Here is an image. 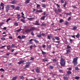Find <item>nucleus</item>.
I'll list each match as a JSON object with an SVG mask.
<instances>
[{
	"instance_id": "nucleus-36",
	"label": "nucleus",
	"mask_w": 80,
	"mask_h": 80,
	"mask_svg": "<svg viewBox=\"0 0 80 80\" xmlns=\"http://www.w3.org/2000/svg\"><path fill=\"white\" fill-rule=\"evenodd\" d=\"M59 72L60 73H63V70H59Z\"/></svg>"
},
{
	"instance_id": "nucleus-41",
	"label": "nucleus",
	"mask_w": 80,
	"mask_h": 80,
	"mask_svg": "<svg viewBox=\"0 0 80 80\" xmlns=\"http://www.w3.org/2000/svg\"><path fill=\"white\" fill-rule=\"evenodd\" d=\"M49 68L51 69H53V67L52 66H50Z\"/></svg>"
},
{
	"instance_id": "nucleus-52",
	"label": "nucleus",
	"mask_w": 80,
	"mask_h": 80,
	"mask_svg": "<svg viewBox=\"0 0 80 80\" xmlns=\"http://www.w3.org/2000/svg\"><path fill=\"white\" fill-rule=\"evenodd\" d=\"M40 6V5L37 4V8H38V7H39Z\"/></svg>"
},
{
	"instance_id": "nucleus-55",
	"label": "nucleus",
	"mask_w": 80,
	"mask_h": 80,
	"mask_svg": "<svg viewBox=\"0 0 80 80\" xmlns=\"http://www.w3.org/2000/svg\"><path fill=\"white\" fill-rule=\"evenodd\" d=\"M11 7H12V8H15V6L14 5H12Z\"/></svg>"
},
{
	"instance_id": "nucleus-60",
	"label": "nucleus",
	"mask_w": 80,
	"mask_h": 80,
	"mask_svg": "<svg viewBox=\"0 0 80 80\" xmlns=\"http://www.w3.org/2000/svg\"><path fill=\"white\" fill-rule=\"evenodd\" d=\"M41 25V26H44V25H45V24L43 23Z\"/></svg>"
},
{
	"instance_id": "nucleus-21",
	"label": "nucleus",
	"mask_w": 80,
	"mask_h": 80,
	"mask_svg": "<svg viewBox=\"0 0 80 80\" xmlns=\"http://www.w3.org/2000/svg\"><path fill=\"white\" fill-rule=\"evenodd\" d=\"M19 78L20 79H23L24 78V77L23 76H19Z\"/></svg>"
},
{
	"instance_id": "nucleus-63",
	"label": "nucleus",
	"mask_w": 80,
	"mask_h": 80,
	"mask_svg": "<svg viewBox=\"0 0 80 80\" xmlns=\"http://www.w3.org/2000/svg\"><path fill=\"white\" fill-rule=\"evenodd\" d=\"M52 40H55V38H52Z\"/></svg>"
},
{
	"instance_id": "nucleus-34",
	"label": "nucleus",
	"mask_w": 80,
	"mask_h": 80,
	"mask_svg": "<svg viewBox=\"0 0 80 80\" xmlns=\"http://www.w3.org/2000/svg\"><path fill=\"white\" fill-rule=\"evenodd\" d=\"M26 37L24 35H23L22 36V38H25Z\"/></svg>"
},
{
	"instance_id": "nucleus-8",
	"label": "nucleus",
	"mask_w": 80,
	"mask_h": 80,
	"mask_svg": "<svg viewBox=\"0 0 80 80\" xmlns=\"http://www.w3.org/2000/svg\"><path fill=\"white\" fill-rule=\"evenodd\" d=\"M33 24L35 25H40V23H39L37 21H36V22L34 23Z\"/></svg>"
},
{
	"instance_id": "nucleus-42",
	"label": "nucleus",
	"mask_w": 80,
	"mask_h": 80,
	"mask_svg": "<svg viewBox=\"0 0 80 80\" xmlns=\"http://www.w3.org/2000/svg\"><path fill=\"white\" fill-rule=\"evenodd\" d=\"M3 24H4V22L0 23V26H2V25H3Z\"/></svg>"
},
{
	"instance_id": "nucleus-57",
	"label": "nucleus",
	"mask_w": 80,
	"mask_h": 80,
	"mask_svg": "<svg viewBox=\"0 0 80 80\" xmlns=\"http://www.w3.org/2000/svg\"><path fill=\"white\" fill-rule=\"evenodd\" d=\"M61 3H64V1H63V0H61Z\"/></svg>"
},
{
	"instance_id": "nucleus-51",
	"label": "nucleus",
	"mask_w": 80,
	"mask_h": 80,
	"mask_svg": "<svg viewBox=\"0 0 80 80\" xmlns=\"http://www.w3.org/2000/svg\"><path fill=\"white\" fill-rule=\"evenodd\" d=\"M1 5L2 6V7H3L4 5V4H3V3H1Z\"/></svg>"
},
{
	"instance_id": "nucleus-56",
	"label": "nucleus",
	"mask_w": 80,
	"mask_h": 80,
	"mask_svg": "<svg viewBox=\"0 0 80 80\" xmlns=\"http://www.w3.org/2000/svg\"><path fill=\"white\" fill-rule=\"evenodd\" d=\"M68 70H72V68H68Z\"/></svg>"
},
{
	"instance_id": "nucleus-13",
	"label": "nucleus",
	"mask_w": 80,
	"mask_h": 80,
	"mask_svg": "<svg viewBox=\"0 0 80 80\" xmlns=\"http://www.w3.org/2000/svg\"><path fill=\"white\" fill-rule=\"evenodd\" d=\"M11 48H15V47H16V46H15V45L14 44H12L11 46Z\"/></svg>"
},
{
	"instance_id": "nucleus-27",
	"label": "nucleus",
	"mask_w": 80,
	"mask_h": 80,
	"mask_svg": "<svg viewBox=\"0 0 80 80\" xmlns=\"http://www.w3.org/2000/svg\"><path fill=\"white\" fill-rule=\"evenodd\" d=\"M41 52H42V53L43 55H46V52H43V51L42 50Z\"/></svg>"
},
{
	"instance_id": "nucleus-14",
	"label": "nucleus",
	"mask_w": 80,
	"mask_h": 80,
	"mask_svg": "<svg viewBox=\"0 0 80 80\" xmlns=\"http://www.w3.org/2000/svg\"><path fill=\"white\" fill-rule=\"evenodd\" d=\"M54 38L57 40H60V38L58 37H55Z\"/></svg>"
},
{
	"instance_id": "nucleus-30",
	"label": "nucleus",
	"mask_w": 80,
	"mask_h": 80,
	"mask_svg": "<svg viewBox=\"0 0 80 80\" xmlns=\"http://www.w3.org/2000/svg\"><path fill=\"white\" fill-rule=\"evenodd\" d=\"M22 30V29L21 28H19V29L16 30V32H20L21 31V30Z\"/></svg>"
},
{
	"instance_id": "nucleus-54",
	"label": "nucleus",
	"mask_w": 80,
	"mask_h": 80,
	"mask_svg": "<svg viewBox=\"0 0 80 80\" xmlns=\"http://www.w3.org/2000/svg\"><path fill=\"white\" fill-rule=\"evenodd\" d=\"M18 37L19 39H20V38H21V36H18Z\"/></svg>"
},
{
	"instance_id": "nucleus-47",
	"label": "nucleus",
	"mask_w": 80,
	"mask_h": 80,
	"mask_svg": "<svg viewBox=\"0 0 80 80\" xmlns=\"http://www.w3.org/2000/svg\"><path fill=\"white\" fill-rule=\"evenodd\" d=\"M6 47V46L5 45L0 47V48H4V47Z\"/></svg>"
},
{
	"instance_id": "nucleus-40",
	"label": "nucleus",
	"mask_w": 80,
	"mask_h": 80,
	"mask_svg": "<svg viewBox=\"0 0 80 80\" xmlns=\"http://www.w3.org/2000/svg\"><path fill=\"white\" fill-rule=\"evenodd\" d=\"M63 78L64 79V80H66L67 79H68V78L67 77H64Z\"/></svg>"
},
{
	"instance_id": "nucleus-4",
	"label": "nucleus",
	"mask_w": 80,
	"mask_h": 80,
	"mask_svg": "<svg viewBox=\"0 0 80 80\" xmlns=\"http://www.w3.org/2000/svg\"><path fill=\"white\" fill-rule=\"evenodd\" d=\"M30 62H28L27 63V64L25 65V68H28L30 67Z\"/></svg>"
},
{
	"instance_id": "nucleus-64",
	"label": "nucleus",
	"mask_w": 80,
	"mask_h": 80,
	"mask_svg": "<svg viewBox=\"0 0 80 80\" xmlns=\"http://www.w3.org/2000/svg\"><path fill=\"white\" fill-rule=\"evenodd\" d=\"M30 47V48L32 49V48H33V46L31 45Z\"/></svg>"
},
{
	"instance_id": "nucleus-53",
	"label": "nucleus",
	"mask_w": 80,
	"mask_h": 80,
	"mask_svg": "<svg viewBox=\"0 0 80 80\" xmlns=\"http://www.w3.org/2000/svg\"><path fill=\"white\" fill-rule=\"evenodd\" d=\"M0 70H1V71H3V72H4V69H3V68H1L0 69Z\"/></svg>"
},
{
	"instance_id": "nucleus-62",
	"label": "nucleus",
	"mask_w": 80,
	"mask_h": 80,
	"mask_svg": "<svg viewBox=\"0 0 80 80\" xmlns=\"http://www.w3.org/2000/svg\"><path fill=\"white\" fill-rule=\"evenodd\" d=\"M31 34L32 35H34V34H33V32H31Z\"/></svg>"
},
{
	"instance_id": "nucleus-19",
	"label": "nucleus",
	"mask_w": 80,
	"mask_h": 80,
	"mask_svg": "<svg viewBox=\"0 0 80 80\" xmlns=\"http://www.w3.org/2000/svg\"><path fill=\"white\" fill-rule=\"evenodd\" d=\"M42 7H43V8H45V7H47V6H46L45 4H42Z\"/></svg>"
},
{
	"instance_id": "nucleus-38",
	"label": "nucleus",
	"mask_w": 80,
	"mask_h": 80,
	"mask_svg": "<svg viewBox=\"0 0 80 80\" xmlns=\"http://www.w3.org/2000/svg\"><path fill=\"white\" fill-rule=\"evenodd\" d=\"M7 48L8 50H9L10 48V46H7Z\"/></svg>"
},
{
	"instance_id": "nucleus-31",
	"label": "nucleus",
	"mask_w": 80,
	"mask_h": 80,
	"mask_svg": "<svg viewBox=\"0 0 80 80\" xmlns=\"http://www.w3.org/2000/svg\"><path fill=\"white\" fill-rule=\"evenodd\" d=\"M37 37H38V38H40V37H42V34H40V35H37Z\"/></svg>"
},
{
	"instance_id": "nucleus-16",
	"label": "nucleus",
	"mask_w": 80,
	"mask_h": 80,
	"mask_svg": "<svg viewBox=\"0 0 80 80\" xmlns=\"http://www.w3.org/2000/svg\"><path fill=\"white\" fill-rule=\"evenodd\" d=\"M77 27L75 26L73 27V28L72 29V30H77Z\"/></svg>"
},
{
	"instance_id": "nucleus-33",
	"label": "nucleus",
	"mask_w": 80,
	"mask_h": 80,
	"mask_svg": "<svg viewBox=\"0 0 80 80\" xmlns=\"http://www.w3.org/2000/svg\"><path fill=\"white\" fill-rule=\"evenodd\" d=\"M14 25L15 27H17V26H18V23L15 22L14 23Z\"/></svg>"
},
{
	"instance_id": "nucleus-6",
	"label": "nucleus",
	"mask_w": 80,
	"mask_h": 80,
	"mask_svg": "<svg viewBox=\"0 0 80 80\" xmlns=\"http://www.w3.org/2000/svg\"><path fill=\"white\" fill-rule=\"evenodd\" d=\"M25 32L27 33H29V32H31V31L30 30V29H26V30H25Z\"/></svg>"
},
{
	"instance_id": "nucleus-23",
	"label": "nucleus",
	"mask_w": 80,
	"mask_h": 80,
	"mask_svg": "<svg viewBox=\"0 0 80 80\" xmlns=\"http://www.w3.org/2000/svg\"><path fill=\"white\" fill-rule=\"evenodd\" d=\"M69 48H71V47L70 46H69V45H68L67 46V49H69Z\"/></svg>"
},
{
	"instance_id": "nucleus-43",
	"label": "nucleus",
	"mask_w": 80,
	"mask_h": 80,
	"mask_svg": "<svg viewBox=\"0 0 80 80\" xmlns=\"http://www.w3.org/2000/svg\"><path fill=\"white\" fill-rule=\"evenodd\" d=\"M19 9H20V7H17L16 8V10H19Z\"/></svg>"
},
{
	"instance_id": "nucleus-28",
	"label": "nucleus",
	"mask_w": 80,
	"mask_h": 80,
	"mask_svg": "<svg viewBox=\"0 0 80 80\" xmlns=\"http://www.w3.org/2000/svg\"><path fill=\"white\" fill-rule=\"evenodd\" d=\"M80 78V77H78L76 76L75 77V79H76V80H78Z\"/></svg>"
},
{
	"instance_id": "nucleus-46",
	"label": "nucleus",
	"mask_w": 80,
	"mask_h": 80,
	"mask_svg": "<svg viewBox=\"0 0 80 80\" xmlns=\"http://www.w3.org/2000/svg\"><path fill=\"white\" fill-rule=\"evenodd\" d=\"M51 36H48V39H50L51 38Z\"/></svg>"
},
{
	"instance_id": "nucleus-11",
	"label": "nucleus",
	"mask_w": 80,
	"mask_h": 80,
	"mask_svg": "<svg viewBox=\"0 0 80 80\" xmlns=\"http://www.w3.org/2000/svg\"><path fill=\"white\" fill-rule=\"evenodd\" d=\"M16 3V1L15 0H13V1H11L10 3H12V4H14V3Z\"/></svg>"
},
{
	"instance_id": "nucleus-50",
	"label": "nucleus",
	"mask_w": 80,
	"mask_h": 80,
	"mask_svg": "<svg viewBox=\"0 0 80 80\" xmlns=\"http://www.w3.org/2000/svg\"><path fill=\"white\" fill-rule=\"evenodd\" d=\"M10 8V7L8 6L6 7V8L8 9V10L9 8Z\"/></svg>"
},
{
	"instance_id": "nucleus-24",
	"label": "nucleus",
	"mask_w": 80,
	"mask_h": 80,
	"mask_svg": "<svg viewBox=\"0 0 80 80\" xmlns=\"http://www.w3.org/2000/svg\"><path fill=\"white\" fill-rule=\"evenodd\" d=\"M64 22V21L62 19H61L59 21L60 23H62V22Z\"/></svg>"
},
{
	"instance_id": "nucleus-7",
	"label": "nucleus",
	"mask_w": 80,
	"mask_h": 80,
	"mask_svg": "<svg viewBox=\"0 0 80 80\" xmlns=\"http://www.w3.org/2000/svg\"><path fill=\"white\" fill-rule=\"evenodd\" d=\"M67 52L66 54H68L70 53L71 52V51L70 50V49H68L67 50Z\"/></svg>"
},
{
	"instance_id": "nucleus-20",
	"label": "nucleus",
	"mask_w": 80,
	"mask_h": 80,
	"mask_svg": "<svg viewBox=\"0 0 80 80\" xmlns=\"http://www.w3.org/2000/svg\"><path fill=\"white\" fill-rule=\"evenodd\" d=\"M29 2H30V0H27L25 2V3L26 4H27V3H28Z\"/></svg>"
},
{
	"instance_id": "nucleus-18",
	"label": "nucleus",
	"mask_w": 80,
	"mask_h": 80,
	"mask_svg": "<svg viewBox=\"0 0 80 80\" xmlns=\"http://www.w3.org/2000/svg\"><path fill=\"white\" fill-rule=\"evenodd\" d=\"M69 23L67 21H65V23H64L65 25H68Z\"/></svg>"
},
{
	"instance_id": "nucleus-45",
	"label": "nucleus",
	"mask_w": 80,
	"mask_h": 80,
	"mask_svg": "<svg viewBox=\"0 0 80 80\" xmlns=\"http://www.w3.org/2000/svg\"><path fill=\"white\" fill-rule=\"evenodd\" d=\"M37 12H42L43 11H41V10H37Z\"/></svg>"
},
{
	"instance_id": "nucleus-37",
	"label": "nucleus",
	"mask_w": 80,
	"mask_h": 80,
	"mask_svg": "<svg viewBox=\"0 0 80 80\" xmlns=\"http://www.w3.org/2000/svg\"><path fill=\"white\" fill-rule=\"evenodd\" d=\"M28 20H34L35 19V18H28Z\"/></svg>"
},
{
	"instance_id": "nucleus-22",
	"label": "nucleus",
	"mask_w": 80,
	"mask_h": 80,
	"mask_svg": "<svg viewBox=\"0 0 80 80\" xmlns=\"http://www.w3.org/2000/svg\"><path fill=\"white\" fill-rule=\"evenodd\" d=\"M21 22H23V23H25V21L24 19L22 18L21 19Z\"/></svg>"
},
{
	"instance_id": "nucleus-59",
	"label": "nucleus",
	"mask_w": 80,
	"mask_h": 80,
	"mask_svg": "<svg viewBox=\"0 0 80 80\" xmlns=\"http://www.w3.org/2000/svg\"><path fill=\"white\" fill-rule=\"evenodd\" d=\"M66 15H70V14L69 13H66Z\"/></svg>"
},
{
	"instance_id": "nucleus-32",
	"label": "nucleus",
	"mask_w": 80,
	"mask_h": 80,
	"mask_svg": "<svg viewBox=\"0 0 80 80\" xmlns=\"http://www.w3.org/2000/svg\"><path fill=\"white\" fill-rule=\"evenodd\" d=\"M42 61H43V62H48V60H47L46 59H43L42 60Z\"/></svg>"
},
{
	"instance_id": "nucleus-2",
	"label": "nucleus",
	"mask_w": 80,
	"mask_h": 80,
	"mask_svg": "<svg viewBox=\"0 0 80 80\" xmlns=\"http://www.w3.org/2000/svg\"><path fill=\"white\" fill-rule=\"evenodd\" d=\"M60 64L62 67H65V61L64 59L61 58Z\"/></svg>"
},
{
	"instance_id": "nucleus-61",
	"label": "nucleus",
	"mask_w": 80,
	"mask_h": 80,
	"mask_svg": "<svg viewBox=\"0 0 80 80\" xmlns=\"http://www.w3.org/2000/svg\"><path fill=\"white\" fill-rule=\"evenodd\" d=\"M10 55V53H8L6 54V55L7 56H8V55Z\"/></svg>"
},
{
	"instance_id": "nucleus-44",
	"label": "nucleus",
	"mask_w": 80,
	"mask_h": 80,
	"mask_svg": "<svg viewBox=\"0 0 80 80\" xmlns=\"http://www.w3.org/2000/svg\"><path fill=\"white\" fill-rule=\"evenodd\" d=\"M45 35V34L44 33H42L41 34V36H43V37H44Z\"/></svg>"
},
{
	"instance_id": "nucleus-15",
	"label": "nucleus",
	"mask_w": 80,
	"mask_h": 80,
	"mask_svg": "<svg viewBox=\"0 0 80 80\" xmlns=\"http://www.w3.org/2000/svg\"><path fill=\"white\" fill-rule=\"evenodd\" d=\"M17 77L15 76V77H13L12 78V80H16L17 79Z\"/></svg>"
},
{
	"instance_id": "nucleus-5",
	"label": "nucleus",
	"mask_w": 80,
	"mask_h": 80,
	"mask_svg": "<svg viewBox=\"0 0 80 80\" xmlns=\"http://www.w3.org/2000/svg\"><path fill=\"white\" fill-rule=\"evenodd\" d=\"M25 61L23 60H21L18 62V64H19V65H21V64L23 63Z\"/></svg>"
},
{
	"instance_id": "nucleus-3",
	"label": "nucleus",
	"mask_w": 80,
	"mask_h": 80,
	"mask_svg": "<svg viewBox=\"0 0 80 80\" xmlns=\"http://www.w3.org/2000/svg\"><path fill=\"white\" fill-rule=\"evenodd\" d=\"M62 10L60 9H57V8L54 9V12L56 13H60L62 12Z\"/></svg>"
},
{
	"instance_id": "nucleus-48",
	"label": "nucleus",
	"mask_w": 80,
	"mask_h": 80,
	"mask_svg": "<svg viewBox=\"0 0 80 80\" xmlns=\"http://www.w3.org/2000/svg\"><path fill=\"white\" fill-rule=\"evenodd\" d=\"M75 70H79V68H78V67H77L75 68Z\"/></svg>"
},
{
	"instance_id": "nucleus-25",
	"label": "nucleus",
	"mask_w": 80,
	"mask_h": 80,
	"mask_svg": "<svg viewBox=\"0 0 80 80\" xmlns=\"http://www.w3.org/2000/svg\"><path fill=\"white\" fill-rule=\"evenodd\" d=\"M45 17H46V16H43L41 18V20H44V19H45Z\"/></svg>"
},
{
	"instance_id": "nucleus-12",
	"label": "nucleus",
	"mask_w": 80,
	"mask_h": 80,
	"mask_svg": "<svg viewBox=\"0 0 80 80\" xmlns=\"http://www.w3.org/2000/svg\"><path fill=\"white\" fill-rule=\"evenodd\" d=\"M35 70L37 73H40V69H39L38 68L36 69Z\"/></svg>"
},
{
	"instance_id": "nucleus-39",
	"label": "nucleus",
	"mask_w": 80,
	"mask_h": 80,
	"mask_svg": "<svg viewBox=\"0 0 80 80\" xmlns=\"http://www.w3.org/2000/svg\"><path fill=\"white\" fill-rule=\"evenodd\" d=\"M1 39L2 40H5L6 39L5 38H1Z\"/></svg>"
},
{
	"instance_id": "nucleus-17",
	"label": "nucleus",
	"mask_w": 80,
	"mask_h": 80,
	"mask_svg": "<svg viewBox=\"0 0 80 80\" xmlns=\"http://www.w3.org/2000/svg\"><path fill=\"white\" fill-rule=\"evenodd\" d=\"M76 37L78 38L80 37V34L78 33L77 35L76 36Z\"/></svg>"
},
{
	"instance_id": "nucleus-49",
	"label": "nucleus",
	"mask_w": 80,
	"mask_h": 80,
	"mask_svg": "<svg viewBox=\"0 0 80 80\" xmlns=\"http://www.w3.org/2000/svg\"><path fill=\"white\" fill-rule=\"evenodd\" d=\"M51 45H49L48 46V48H49V49H50L51 48Z\"/></svg>"
},
{
	"instance_id": "nucleus-10",
	"label": "nucleus",
	"mask_w": 80,
	"mask_h": 80,
	"mask_svg": "<svg viewBox=\"0 0 80 80\" xmlns=\"http://www.w3.org/2000/svg\"><path fill=\"white\" fill-rule=\"evenodd\" d=\"M17 18H18V19H20V18H21V17H20V14H17Z\"/></svg>"
},
{
	"instance_id": "nucleus-35",
	"label": "nucleus",
	"mask_w": 80,
	"mask_h": 80,
	"mask_svg": "<svg viewBox=\"0 0 80 80\" xmlns=\"http://www.w3.org/2000/svg\"><path fill=\"white\" fill-rule=\"evenodd\" d=\"M11 20V18H9L8 19H7L6 21V22H8V21H10Z\"/></svg>"
},
{
	"instance_id": "nucleus-29",
	"label": "nucleus",
	"mask_w": 80,
	"mask_h": 80,
	"mask_svg": "<svg viewBox=\"0 0 80 80\" xmlns=\"http://www.w3.org/2000/svg\"><path fill=\"white\" fill-rule=\"evenodd\" d=\"M67 73L69 75H70V74H71V73H72V72L70 71L67 72Z\"/></svg>"
},
{
	"instance_id": "nucleus-9",
	"label": "nucleus",
	"mask_w": 80,
	"mask_h": 80,
	"mask_svg": "<svg viewBox=\"0 0 80 80\" xmlns=\"http://www.w3.org/2000/svg\"><path fill=\"white\" fill-rule=\"evenodd\" d=\"M30 30H31V31H33V30H35V28L34 27H32L31 29H30Z\"/></svg>"
},
{
	"instance_id": "nucleus-1",
	"label": "nucleus",
	"mask_w": 80,
	"mask_h": 80,
	"mask_svg": "<svg viewBox=\"0 0 80 80\" xmlns=\"http://www.w3.org/2000/svg\"><path fill=\"white\" fill-rule=\"evenodd\" d=\"M78 58V57H77L73 59V63L74 64V66H76V65H77V63H78V62H77V60Z\"/></svg>"
},
{
	"instance_id": "nucleus-26",
	"label": "nucleus",
	"mask_w": 80,
	"mask_h": 80,
	"mask_svg": "<svg viewBox=\"0 0 80 80\" xmlns=\"http://www.w3.org/2000/svg\"><path fill=\"white\" fill-rule=\"evenodd\" d=\"M34 42H36V43H39V41H38L37 40L35 39L34 40Z\"/></svg>"
},
{
	"instance_id": "nucleus-58",
	"label": "nucleus",
	"mask_w": 80,
	"mask_h": 80,
	"mask_svg": "<svg viewBox=\"0 0 80 80\" xmlns=\"http://www.w3.org/2000/svg\"><path fill=\"white\" fill-rule=\"evenodd\" d=\"M3 30H7V27H5L3 28Z\"/></svg>"
}]
</instances>
